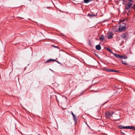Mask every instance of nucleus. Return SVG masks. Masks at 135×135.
<instances>
[{"label":"nucleus","instance_id":"obj_1","mask_svg":"<svg viewBox=\"0 0 135 135\" xmlns=\"http://www.w3.org/2000/svg\"><path fill=\"white\" fill-rule=\"evenodd\" d=\"M126 24L125 23H123L120 25L118 31L119 32H122L123 31L126 30Z\"/></svg>","mask_w":135,"mask_h":135},{"label":"nucleus","instance_id":"obj_2","mask_svg":"<svg viewBox=\"0 0 135 135\" xmlns=\"http://www.w3.org/2000/svg\"><path fill=\"white\" fill-rule=\"evenodd\" d=\"M113 113L112 112H108L105 114L106 117L109 119L112 116V115Z\"/></svg>","mask_w":135,"mask_h":135},{"label":"nucleus","instance_id":"obj_3","mask_svg":"<svg viewBox=\"0 0 135 135\" xmlns=\"http://www.w3.org/2000/svg\"><path fill=\"white\" fill-rule=\"evenodd\" d=\"M127 33H123L121 35V38L123 39L126 40L127 37Z\"/></svg>","mask_w":135,"mask_h":135},{"label":"nucleus","instance_id":"obj_4","mask_svg":"<svg viewBox=\"0 0 135 135\" xmlns=\"http://www.w3.org/2000/svg\"><path fill=\"white\" fill-rule=\"evenodd\" d=\"M113 33L112 32L109 33L108 36V38L109 39L112 38L113 37Z\"/></svg>","mask_w":135,"mask_h":135},{"label":"nucleus","instance_id":"obj_5","mask_svg":"<svg viewBox=\"0 0 135 135\" xmlns=\"http://www.w3.org/2000/svg\"><path fill=\"white\" fill-rule=\"evenodd\" d=\"M127 129H133L135 131V127L133 126H127Z\"/></svg>","mask_w":135,"mask_h":135},{"label":"nucleus","instance_id":"obj_6","mask_svg":"<svg viewBox=\"0 0 135 135\" xmlns=\"http://www.w3.org/2000/svg\"><path fill=\"white\" fill-rule=\"evenodd\" d=\"M55 61V60L54 59H49L45 62V63L46 64L52 61Z\"/></svg>","mask_w":135,"mask_h":135},{"label":"nucleus","instance_id":"obj_7","mask_svg":"<svg viewBox=\"0 0 135 135\" xmlns=\"http://www.w3.org/2000/svg\"><path fill=\"white\" fill-rule=\"evenodd\" d=\"M96 49L98 50H99L101 49L100 46L99 45H97L95 46Z\"/></svg>","mask_w":135,"mask_h":135},{"label":"nucleus","instance_id":"obj_8","mask_svg":"<svg viewBox=\"0 0 135 135\" xmlns=\"http://www.w3.org/2000/svg\"><path fill=\"white\" fill-rule=\"evenodd\" d=\"M118 127L121 129H127V126H123L121 125H119Z\"/></svg>","mask_w":135,"mask_h":135},{"label":"nucleus","instance_id":"obj_9","mask_svg":"<svg viewBox=\"0 0 135 135\" xmlns=\"http://www.w3.org/2000/svg\"><path fill=\"white\" fill-rule=\"evenodd\" d=\"M113 55L117 58H120L121 57V55L117 54L115 53H114Z\"/></svg>","mask_w":135,"mask_h":135},{"label":"nucleus","instance_id":"obj_10","mask_svg":"<svg viewBox=\"0 0 135 135\" xmlns=\"http://www.w3.org/2000/svg\"><path fill=\"white\" fill-rule=\"evenodd\" d=\"M88 16L90 17H93L96 16V15L94 14H88Z\"/></svg>","mask_w":135,"mask_h":135},{"label":"nucleus","instance_id":"obj_11","mask_svg":"<svg viewBox=\"0 0 135 135\" xmlns=\"http://www.w3.org/2000/svg\"><path fill=\"white\" fill-rule=\"evenodd\" d=\"M100 39L102 41H103L104 39V35H101V36L100 37Z\"/></svg>","mask_w":135,"mask_h":135},{"label":"nucleus","instance_id":"obj_12","mask_svg":"<svg viewBox=\"0 0 135 135\" xmlns=\"http://www.w3.org/2000/svg\"><path fill=\"white\" fill-rule=\"evenodd\" d=\"M73 120L75 121V123H76V116L75 115L73 116Z\"/></svg>","mask_w":135,"mask_h":135},{"label":"nucleus","instance_id":"obj_13","mask_svg":"<svg viewBox=\"0 0 135 135\" xmlns=\"http://www.w3.org/2000/svg\"><path fill=\"white\" fill-rule=\"evenodd\" d=\"M127 57L125 56H123L122 55H121V57H120V58H122L123 59H127Z\"/></svg>","mask_w":135,"mask_h":135},{"label":"nucleus","instance_id":"obj_14","mask_svg":"<svg viewBox=\"0 0 135 135\" xmlns=\"http://www.w3.org/2000/svg\"><path fill=\"white\" fill-rule=\"evenodd\" d=\"M125 9L127 10H128L129 8H131V7L128 6L127 5H126L125 6Z\"/></svg>","mask_w":135,"mask_h":135},{"label":"nucleus","instance_id":"obj_15","mask_svg":"<svg viewBox=\"0 0 135 135\" xmlns=\"http://www.w3.org/2000/svg\"><path fill=\"white\" fill-rule=\"evenodd\" d=\"M132 5V4L130 2H129L128 3L127 5L128 6L131 7V5Z\"/></svg>","mask_w":135,"mask_h":135},{"label":"nucleus","instance_id":"obj_16","mask_svg":"<svg viewBox=\"0 0 135 135\" xmlns=\"http://www.w3.org/2000/svg\"><path fill=\"white\" fill-rule=\"evenodd\" d=\"M90 1L89 0H84V2L85 3H89Z\"/></svg>","mask_w":135,"mask_h":135},{"label":"nucleus","instance_id":"obj_17","mask_svg":"<svg viewBox=\"0 0 135 135\" xmlns=\"http://www.w3.org/2000/svg\"><path fill=\"white\" fill-rule=\"evenodd\" d=\"M122 63L124 64L125 65H127V64L126 62H124V61L123 60L122 61Z\"/></svg>","mask_w":135,"mask_h":135},{"label":"nucleus","instance_id":"obj_18","mask_svg":"<svg viewBox=\"0 0 135 135\" xmlns=\"http://www.w3.org/2000/svg\"><path fill=\"white\" fill-rule=\"evenodd\" d=\"M107 50L108 51H109L110 53H112V51L110 49H109L108 48H107Z\"/></svg>","mask_w":135,"mask_h":135},{"label":"nucleus","instance_id":"obj_19","mask_svg":"<svg viewBox=\"0 0 135 135\" xmlns=\"http://www.w3.org/2000/svg\"><path fill=\"white\" fill-rule=\"evenodd\" d=\"M110 69H104V70H106L108 72H110Z\"/></svg>","mask_w":135,"mask_h":135},{"label":"nucleus","instance_id":"obj_20","mask_svg":"<svg viewBox=\"0 0 135 135\" xmlns=\"http://www.w3.org/2000/svg\"><path fill=\"white\" fill-rule=\"evenodd\" d=\"M52 46L53 47H55V48H58L59 49H60V48L59 47H58L57 46H54V45H52Z\"/></svg>","mask_w":135,"mask_h":135},{"label":"nucleus","instance_id":"obj_21","mask_svg":"<svg viewBox=\"0 0 135 135\" xmlns=\"http://www.w3.org/2000/svg\"><path fill=\"white\" fill-rule=\"evenodd\" d=\"M94 55L97 57L99 58V57L98 56V55H97L96 53H95Z\"/></svg>","mask_w":135,"mask_h":135},{"label":"nucleus","instance_id":"obj_22","mask_svg":"<svg viewBox=\"0 0 135 135\" xmlns=\"http://www.w3.org/2000/svg\"><path fill=\"white\" fill-rule=\"evenodd\" d=\"M133 8L134 10H135V4H134L133 6Z\"/></svg>","mask_w":135,"mask_h":135},{"label":"nucleus","instance_id":"obj_23","mask_svg":"<svg viewBox=\"0 0 135 135\" xmlns=\"http://www.w3.org/2000/svg\"><path fill=\"white\" fill-rule=\"evenodd\" d=\"M114 72V70H113V69H110V72Z\"/></svg>","mask_w":135,"mask_h":135},{"label":"nucleus","instance_id":"obj_24","mask_svg":"<svg viewBox=\"0 0 135 135\" xmlns=\"http://www.w3.org/2000/svg\"><path fill=\"white\" fill-rule=\"evenodd\" d=\"M18 18L19 19H23L24 18H22L21 17H18Z\"/></svg>","mask_w":135,"mask_h":135},{"label":"nucleus","instance_id":"obj_25","mask_svg":"<svg viewBox=\"0 0 135 135\" xmlns=\"http://www.w3.org/2000/svg\"><path fill=\"white\" fill-rule=\"evenodd\" d=\"M71 114L73 116H74L75 115L72 112H71Z\"/></svg>","mask_w":135,"mask_h":135},{"label":"nucleus","instance_id":"obj_26","mask_svg":"<svg viewBox=\"0 0 135 135\" xmlns=\"http://www.w3.org/2000/svg\"><path fill=\"white\" fill-rule=\"evenodd\" d=\"M55 61H56V62H57V63H59V64H60V62H59L58 61H56V60H55Z\"/></svg>","mask_w":135,"mask_h":135},{"label":"nucleus","instance_id":"obj_27","mask_svg":"<svg viewBox=\"0 0 135 135\" xmlns=\"http://www.w3.org/2000/svg\"><path fill=\"white\" fill-rule=\"evenodd\" d=\"M129 1L131 2H133V0H128Z\"/></svg>","mask_w":135,"mask_h":135},{"label":"nucleus","instance_id":"obj_28","mask_svg":"<svg viewBox=\"0 0 135 135\" xmlns=\"http://www.w3.org/2000/svg\"><path fill=\"white\" fill-rule=\"evenodd\" d=\"M119 72V71H118V70H114V72Z\"/></svg>","mask_w":135,"mask_h":135},{"label":"nucleus","instance_id":"obj_29","mask_svg":"<svg viewBox=\"0 0 135 135\" xmlns=\"http://www.w3.org/2000/svg\"><path fill=\"white\" fill-rule=\"evenodd\" d=\"M121 132L122 133H123V131L121 132Z\"/></svg>","mask_w":135,"mask_h":135},{"label":"nucleus","instance_id":"obj_30","mask_svg":"<svg viewBox=\"0 0 135 135\" xmlns=\"http://www.w3.org/2000/svg\"><path fill=\"white\" fill-rule=\"evenodd\" d=\"M121 132L122 133H123V131L121 132Z\"/></svg>","mask_w":135,"mask_h":135},{"label":"nucleus","instance_id":"obj_31","mask_svg":"<svg viewBox=\"0 0 135 135\" xmlns=\"http://www.w3.org/2000/svg\"><path fill=\"white\" fill-rule=\"evenodd\" d=\"M119 119H117V120H118Z\"/></svg>","mask_w":135,"mask_h":135},{"label":"nucleus","instance_id":"obj_32","mask_svg":"<svg viewBox=\"0 0 135 135\" xmlns=\"http://www.w3.org/2000/svg\"><path fill=\"white\" fill-rule=\"evenodd\" d=\"M51 70V71H53V70Z\"/></svg>","mask_w":135,"mask_h":135},{"label":"nucleus","instance_id":"obj_33","mask_svg":"<svg viewBox=\"0 0 135 135\" xmlns=\"http://www.w3.org/2000/svg\"><path fill=\"white\" fill-rule=\"evenodd\" d=\"M86 124L87 126H88V125H87V124L86 123Z\"/></svg>","mask_w":135,"mask_h":135}]
</instances>
